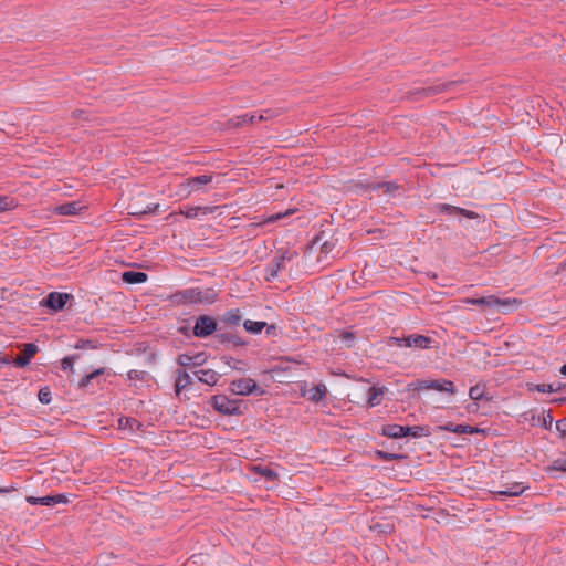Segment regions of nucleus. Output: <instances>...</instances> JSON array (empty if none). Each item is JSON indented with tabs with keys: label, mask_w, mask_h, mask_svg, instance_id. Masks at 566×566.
I'll return each mask as SVG.
<instances>
[{
	"label": "nucleus",
	"mask_w": 566,
	"mask_h": 566,
	"mask_svg": "<svg viewBox=\"0 0 566 566\" xmlns=\"http://www.w3.org/2000/svg\"><path fill=\"white\" fill-rule=\"evenodd\" d=\"M216 300L217 293L213 289L189 287L171 295L172 303L177 305L212 304Z\"/></svg>",
	"instance_id": "1"
},
{
	"label": "nucleus",
	"mask_w": 566,
	"mask_h": 566,
	"mask_svg": "<svg viewBox=\"0 0 566 566\" xmlns=\"http://www.w3.org/2000/svg\"><path fill=\"white\" fill-rule=\"evenodd\" d=\"M298 256L296 251L279 250L276 255L265 268V281L272 282L279 273L287 268V264Z\"/></svg>",
	"instance_id": "2"
},
{
	"label": "nucleus",
	"mask_w": 566,
	"mask_h": 566,
	"mask_svg": "<svg viewBox=\"0 0 566 566\" xmlns=\"http://www.w3.org/2000/svg\"><path fill=\"white\" fill-rule=\"evenodd\" d=\"M462 302L464 304L484 307H505L507 311L516 308L518 305L522 304V301L518 298H500L495 295L482 296L478 298L465 297Z\"/></svg>",
	"instance_id": "3"
},
{
	"label": "nucleus",
	"mask_w": 566,
	"mask_h": 566,
	"mask_svg": "<svg viewBox=\"0 0 566 566\" xmlns=\"http://www.w3.org/2000/svg\"><path fill=\"white\" fill-rule=\"evenodd\" d=\"M211 403L214 410L224 416H240L243 413V401L239 399H229L224 395L211 397Z\"/></svg>",
	"instance_id": "4"
},
{
	"label": "nucleus",
	"mask_w": 566,
	"mask_h": 566,
	"mask_svg": "<svg viewBox=\"0 0 566 566\" xmlns=\"http://www.w3.org/2000/svg\"><path fill=\"white\" fill-rule=\"evenodd\" d=\"M421 389H433L449 395H453L455 392L454 384L448 379L416 380L408 384V390Z\"/></svg>",
	"instance_id": "5"
},
{
	"label": "nucleus",
	"mask_w": 566,
	"mask_h": 566,
	"mask_svg": "<svg viewBox=\"0 0 566 566\" xmlns=\"http://www.w3.org/2000/svg\"><path fill=\"white\" fill-rule=\"evenodd\" d=\"M218 324L217 321L209 315H200L197 317L192 327V334L196 337L206 338L213 333L217 334Z\"/></svg>",
	"instance_id": "6"
},
{
	"label": "nucleus",
	"mask_w": 566,
	"mask_h": 566,
	"mask_svg": "<svg viewBox=\"0 0 566 566\" xmlns=\"http://www.w3.org/2000/svg\"><path fill=\"white\" fill-rule=\"evenodd\" d=\"M229 389L234 395L248 396L258 389V384L251 378H241L231 381Z\"/></svg>",
	"instance_id": "7"
},
{
	"label": "nucleus",
	"mask_w": 566,
	"mask_h": 566,
	"mask_svg": "<svg viewBox=\"0 0 566 566\" xmlns=\"http://www.w3.org/2000/svg\"><path fill=\"white\" fill-rule=\"evenodd\" d=\"M72 296L69 293L51 292L42 302V305L57 312L64 308Z\"/></svg>",
	"instance_id": "8"
},
{
	"label": "nucleus",
	"mask_w": 566,
	"mask_h": 566,
	"mask_svg": "<svg viewBox=\"0 0 566 566\" xmlns=\"http://www.w3.org/2000/svg\"><path fill=\"white\" fill-rule=\"evenodd\" d=\"M434 339L419 334H410L406 336L405 347L418 348V349H429L432 347Z\"/></svg>",
	"instance_id": "9"
},
{
	"label": "nucleus",
	"mask_w": 566,
	"mask_h": 566,
	"mask_svg": "<svg viewBox=\"0 0 566 566\" xmlns=\"http://www.w3.org/2000/svg\"><path fill=\"white\" fill-rule=\"evenodd\" d=\"M211 181L212 175H200L186 179L180 186L187 192V195H189L192 191L201 189L202 186Z\"/></svg>",
	"instance_id": "10"
},
{
	"label": "nucleus",
	"mask_w": 566,
	"mask_h": 566,
	"mask_svg": "<svg viewBox=\"0 0 566 566\" xmlns=\"http://www.w3.org/2000/svg\"><path fill=\"white\" fill-rule=\"evenodd\" d=\"M23 352L22 355L18 356L15 359H13L11 363L19 368H23L28 366L33 358V356L38 353L39 348L33 343H27L23 344Z\"/></svg>",
	"instance_id": "11"
},
{
	"label": "nucleus",
	"mask_w": 566,
	"mask_h": 566,
	"mask_svg": "<svg viewBox=\"0 0 566 566\" xmlns=\"http://www.w3.org/2000/svg\"><path fill=\"white\" fill-rule=\"evenodd\" d=\"M216 338L219 343L223 345H231L232 347H242L247 345V342L243 340L239 335L232 332L223 331V328H219Z\"/></svg>",
	"instance_id": "12"
},
{
	"label": "nucleus",
	"mask_w": 566,
	"mask_h": 566,
	"mask_svg": "<svg viewBox=\"0 0 566 566\" xmlns=\"http://www.w3.org/2000/svg\"><path fill=\"white\" fill-rule=\"evenodd\" d=\"M27 502L32 505L41 504L45 506H52L60 503H67L69 499L65 494H54L41 497L28 496Z\"/></svg>",
	"instance_id": "13"
},
{
	"label": "nucleus",
	"mask_w": 566,
	"mask_h": 566,
	"mask_svg": "<svg viewBox=\"0 0 566 566\" xmlns=\"http://www.w3.org/2000/svg\"><path fill=\"white\" fill-rule=\"evenodd\" d=\"M336 242L337 240L334 238L325 239V234L322 232L313 239L311 248L319 247L321 253L327 256L334 250Z\"/></svg>",
	"instance_id": "14"
},
{
	"label": "nucleus",
	"mask_w": 566,
	"mask_h": 566,
	"mask_svg": "<svg viewBox=\"0 0 566 566\" xmlns=\"http://www.w3.org/2000/svg\"><path fill=\"white\" fill-rule=\"evenodd\" d=\"M437 210L440 213L454 214V216H463L469 219H474L478 214L474 211L467 210L460 207L451 206L448 203H439L437 206Z\"/></svg>",
	"instance_id": "15"
},
{
	"label": "nucleus",
	"mask_w": 566,
	"mask_h": 566,
	"mask_svg": "<svg viewBox=\"0 0 566 566\" xmlns=\"http://www.w3.org/2000/svg\"><path fill=\"white\" fill-rule=\"evenodd\" d=\"M86 207L80 201H70L59 205L54 208V212L60 216H75L78 214Z\"/></svg>",
	"instance_id": "16"
},
{
	"label": "nucleus",
	"mask_w": 566,
	"mask_h": 566,
	"mask_svg": "<svg viewBox=\"0 0 566 566\" xmlns=\"http://www.w3.org/2000/svg\"><path fill=\"white\" fill-rule=\"evenodd\" d=\"M407 432H408V426H400V424H396V423L385 424V426H382L381 431H380L381 436L388 437L391 439L407 437Z\"/></svg>",
	"instance_id": "17"
},
{
	"label": "nucleus",
	"mask_w": 566,
	"mask_h": 566,
	"mask_svg": "<svg viewBox=\"0 0 566 566\" xmlns=\"http://www.w3.org/2000/svg\"><path fill=\"white\" fill-rule=\"evenodd\" d=\"M206 355L205 353H198L193 356L189 354H180L177 357V363L181 367H188V366H200L206 361Z\"/></svg>",
	"instance_id": "18"
},
{
	"label": "nucleus",
	"mask_w": 566,
	"mask_h": 566,
	"mask_svg": "<svg viewBox=\"0 0 566 566\" xmlns=\"http://www.w3.org/2000/svg\"><path fill=\"white\" fill-rule=\"evenodd\" d=\"M302 395L307 397V399L312 402L322 401L327 395V387L324 384H318L308 389L307 391H303Z\"/></svg>",
	"instance_id": "19"
},
{
	"label": "nucleus",
	"mask_w": 566,
	"mask_h": 566,
	"mask_svg": "<svg viewBox=\"0 0 566 566\" xmlns=\"http://www.w3.org/2000/svg\"><path fill=\"white\" fill-rule=\"evenodd\" d=\"M191 384L190 375L184 369L176 370L175 394L178 397L180 392Z\"/></svg>",
	"instance_id": "20"
},
{
	"label": "nucleus",
	"mask_w": 566,
	"mask_h": 566,
	"mask_svg": "<svg viewBox=\"0 0 566 566\" xmlns=\"http://www.w3.org/2000/svg\"><path fill=\"white\" fill-rule=\"evenodd\" d=\"M268 118H269V115L265 116L264 114H260V115L243 114V115L237 116L235 118L231 119V122L233 123L234 126L239 127V126H243L247 124H253L256 122L266 120Z\"/></svg>",
	"instance_id": "21"
},
{
	"label": "nucleus",
	"mask_w": 566,
	"mask_h": 566,
	"mask_svg": "<svg viewBox=\"0 0 566 566\" xmlns=\"http://www.w3.org/2000/svg\"><path fill=\"white\" fill-rule=\"evenodd\" d=\"M195 375L198 377L199 381L209 386L216 385L220 378V375L212 369H201L196 371Z\"/></svg>",
	"instance_id": "22"
},
{
	"label": "nucleus",
	"mask_w": 566,
	"mask_h": 566,
	"mask_svg": "<svg viewBox=\"0 0 566 566\" xmlns=\"http://www.w3.org/2000/svg\"><path fill=\"white\" fill-rule=\"evenodd\" d=\"M148 279L145 272L140 271H126L122 274L123 282L127 284H139L146 282Z\"/></svg>",
	"instance_id": "23"
},
{
	"label": "nucleus",
	"mask_w": 566,
	"mask_h": 566,
	"mask_svg": "<svg viewBox=\"0 0 566 566\" xmlns=\"http://www.w3.org/2000/svg\"><path fill=\"white\" fill-rule=\"evenodd\" d=\"M385 394L384 387L373 386L368 390L367 405L373 408L381 403L382 396Z\"/></svg>",
	"instance_id": "24"
},
{
	"label": "nucleus",
	"mask_w": 566,
	"mask_h": 566,
	"mask_svg": "<svg viewBox=\"0 0 566 566\" xmlns=\"http://www.w3.org/2000/svg\"><path fill=\"white\" fill-rule=\"evenodd\" d=\"M374 190H381L385 195L395 197L396 192L400 189V185L397 181H384L377 182L371 187Z\"/></svg>",
	"instance_id": "25"
},
{
	"label": "nucleus",
	"mask_w": 566,
	"mask_h": 566,
	"mask_svg": "<svg viewBox=\"0 0 566 566\" xmlns=\"http://www.w3.org/2000/svg\"><path fill=\"white\" fill-rule=\"evenodd\" d=\"M528 486L523 485V483L515 482L507 486L505 490L496 491L494 494L499 496H518L521 495Z\"/></svg>",
	"instance_id": "26"
},
{
	"label": "nucleus",
	"mask_w": 566,
	"mask_h": 566,
	"mask_svg": "<svg viewBox=\"0 0 566 566\" xmlns=\"http://www.w3.org/2000/svg\"><path fill=\"white\" fill-rule=\"evenodd\" d=\"M242 319V314L239 308H231L223 313L221 321L230 326H237Z\"/></svg>",
	"instance_id": "27"
},
{
	"label": "nucleus",
	"mask_w": 566,
	"mask_h": 566,
	"mask_svg": "<svg viewBox=\"0 0 566 566\" xmlns=\"http://www.w3.org/2000/svg\"><path fill=\"white\" fill-rule=\"evenodd\" d=\"M563 385L558 384L556 387L553 384H527V389L530 391H538V392H556L562 390Z\"/></svg>",
	"instance_id": "28"
},
{
	"label": "nucleus",
	"mask_w": 566,
	"mask_h": 566,
	"mask_svg": "<svg viewBox=\"0 0 566 566\" xmlns=\"http://www.w3.org/2000/svg\"><path fill=\"white\" fill-rule=\"evenodd\" d=\"M104 374V368L95 369L94 371L85 375L78 382L80 389L88 388L94 380H97L99 376Z\"/></svg>",
	"instance_id": "29"
},
{
	"label": "nucleus",
	"mask_w": 566,
	"mask_h": 566,
	"mask_svg": "<svg viewBox=\"0 0 566 566\" xmlns=\"http://www.w3.org/2000/svg\"><path fill=\"white\" fill-rule=\"evenodd\" d=\"M455 85V82H447L442 84H438L434 86H428L426 88H422L420 93L424 94L426 96H433L436 94H440L444 91H447L450 86Z\"/></svg>",
	"instance_id": "30"
},
{
	"label": "nucleus",
	"mask_w": 566,
	"mask_h": 566,
	"mask_svg": "<svg viewBox=\"0 0 566 566\" xmlns=\"http://www.w3.org/2000/svg\"><path fill=\"white\" fill-rule=\"evenodd\" d=\"M266 326V322H256L251 319H245L243 322L244 329L250 334H260L262 329Z\"/></svg>",
	"instance_id": "31"
},
{
	"label": "nucleus",
	"mask_w": 566,
	"mask_h": 566,
	"mask_svg": "<svg viewBox=\"0 0 566 566\" xmlns=\"http://www.w3.org/2000/svg\"><path fill=\"white\" fill-rule=\"evenodd\" d=\"M469 397L472 400H482L485 398V385L476 384L469 389Z\"/></svg>",
	"instance_id": "32"
},
{
	"label": "nucleus",
	"mask_w": 566,
	"mask_h": 566,
	"mask_svg": "<svg viewBox=\"0 0 566 566\" xmlns=\"http://www.w3.org/2000/svg\"><path fill=\"white\" fill-rule=\"evenodd\" d=\"M430 434V430L426 426H408L407 436H411L413 438L428 437Z\"/></svg>",
	"instance_id": "33"
},
{
	"label": "nucleus",
	"mask_w": 566,
	"mask_h": 566,
	"mask_svg": "<svg viewBox=\"0 0 566 566\" xmlns=\"http://www.w3.org/2000/svg\"><path fill=\"white\" fill-rule=\"evenodd\" d=\"M254 471L269 481H274L279 476V474L274 470L262 465L254 467Z\"/></svg>",
	"instance_id": "34"
},
{
	"label": "nucleus",
	"mask_w": 566,
	"mask_h": 566,
	"mask_svg": "<svg viewBox=\"0 0 566 566\" xmlns=\"http://www.w3.org/2000/svg\"><path fill=\"white\" fill-rule=\"evenodd\" d=\"M80 358L78 354L66 356L61 360V368L64 371H74V363Z\"/></svg>",
	"instance_id": "35"
},
{
	"label": "nucleus",
	"mask_w": 566,
	"mask_h": 566,
	"mask_svg": "<svg viewBox=\"0 0 566 566\" xmlns=\"http://www.w3.org/2000/svg\"><path fill=\"white\" fill-rule=\"evenodd\" d=\"M17 207V202L9 196L0 195V212L12 210Z\"/></svg>",
	"instance_id": "36"
},
{
	"label": "nucleus",
	"mask_w": 566,
	"mask_h": 566,
	"mask_svg": "<svg viewBox=\"0 0 566 566\" xmlns=\"http://www.w3.org/2000/svg\"><path fill=\"white\" fill-rule=\"evenodd\" d=\"M479 432H482V430L468 424H457V427H454V433L458 434H474Z\"/></svg>",
	"instance_id": "37"
},
{
	"label": "nucleus",
	"mask_w": 566,
	"mask_h": 566,
	"mask_svg": "<svg viewBox=\"0 0 566 566\" xmlns=\"http://www.w3.org/2000/svg\"><path fill=\"white\" fill-rule=\"evenodd\" d=\"M38 398L41 403L49 405L52 401V392L50 387L45 386L39 390Z\"/></svg>",
	"instance_id": "38"
},
{
	"label": "nucleus",
	"mask_w": 566,
	"mask_h": 566,
	"mask_svg": "<svg viewBox=\"0 0 566 566\" xmlns=\"http://www.w3.org/2000/svg\"><path fill=\"white\" fill-rule=\"evenodd\" d=\"M376 455L378 459L385 460V461H392V460H400L406 458L403 454H397V453H389L382 450H377Z\"/></svg>",
	"instance_id": "39"
},
{
	"label": "nucleus",
	"mask_w": 566,
	"mask_h": 566,
	"mask_svg": "<svg viewBox=\"0 0 566 566\" xmlns=\"http://www.w3.org/2000/svg\"><path fill=\"white\" fill-rule=\"evenodd\" d=\"M549 470L566 472V460L557 459L553 461L552 465L549 467Z\"/></svg>",
	"instance_id": "40"
},
{
	"label": "nucleus",
	"mask_w": 566,
	"mask_h": 566,
	"mask_svg": "<svg viewBox=\"0 0 566 566\" xmlns=\"http://www.w3.org/2000/svg\"><path fill=\"white\" fill-rule=\"evenodd\" d=\"M291 212H292L291 210H286V211H285V212H283V213H281V212H280V213L271 214L270 217H268V218L265 219V221H264V222H265V223H273V222H275V221H277V220H281L282 218H284V217L289 216Z\"/></svg>",
	"instance_id": "41"
},
{
	"label": "nucleus",
	"mask_w": 566,
	"mask_h": 566,
	"mask_svg": "<svg viewBox=\"0 0 566 566\" xmlns=\"http://www.w3.org/2000/svg\"><path fill=\"white\" fill-rule=\"evenodd\" d=\"M76 349H83V348H95L92 340L88 339H80L76 345Z\"/></svg>",
	"instance_id": "42"
},
{
	"label": "nucleus",
	"mask_w": 566,
	"mask_h": 566,
	"mask_svg": "<svg viewBox=\"0 0 566 566\" xmlns=\"http://www.w3.org/2000/svg\"><path fill=\"white\" fill-rule=\"evenodd\" d=\"M144 375H145V371H140V370H129L127 373V376L129 379L134 380V379H138V380H142L144 379Z\"/></svg>",
	"instance_id": "43"
},
{
	"label": "nucleus",
	"mask_w": 566,
	"mask_h": 566,
	"mask_svg": "<svg viewBox=\"0 0 566 566\" xmlns=\"http://www.w3.org/2000/svg\"><path fill=\"white\" fill-rule=\"evenodd\" d=\"M542 423L545 429H549L553 423V417L551 415V411H548L546 415H543Z\"/></svg>",
	"instance_id": "44"
},
{
	"label": "nucleus",
	"mask_w": 566,
	"mask_h": 566,
	"mask_svg": "<svg viewBox=\"0 0 566 566\" xmlns=\"http://www.w3.org/2000/svg\"><path fill=\"white\" fill-rule=\"evenodd\" d=\"M556 430L562 437H566V419L556 421Z\"/></svg>",
	"instance_id": "45"
},
{
	"label": "nucleus",
	"mask_w": 566,
	"mask_h": 566,
	"mask_svg": "<svg viewBox=\"0 0 566 566\" xmlns=\"http://www.w3.org/2000/svg\"><path fill=\"white\" fill-rule=\"evenodd\" d=\"M405 339H406V336H403V337H391L390 338V343L392 345L398 346V347H405Z\"/></svg>",
	"instance_id": "46"
},
{
	"label": "nucleus",
	"mask_w": 566,
	"mask_h": 566,
	"mask_svg": "<svg viewBox=\"0 0 566 566\" xmlns=\"http://www.w3.org/2000/svg\"><path fill=\"white\" fill-rule=\"evenodd\" d=\"M199 208L190 207L186 212H182L187 218H195L198 214Z\"/></svg>",
	"instance_id": "47"
},
{
	"label": "nucleus",
	"mask_w": 566,
	"mask_h": 566,
	"mask_svg": "<svg viewBox=\"0 0 566 566\" xmlns=\"http://www.w3.org/2000/svg\"><path fill=\"white\" fill-rule=\"evenodd\" d=\"M340 338L344 342H352L354 339V334L348 331H343L340 334Z\"/></svg>",
	"instance_id": "48"
},
{
	"label": "nucleus",
	"mask_w": 566,
	"mask_h": 566,
	"mask_svg": "<svg viewBox=\"0 0 566 566\" xmlns=\"http://www.w3.org/2000/svg\"><path fill=\"white\" fill-rule=\"evenodd\" d=\"M454 427H457V424H454L452 422H447L446 424L440 426L439 429L442 431H448V432L454 433Z\"/></svg>",
	"instance_id": "49"
},
{
	"label": "nucleus",
	"mask_w": 566,
	"mask_h": 566,
	"mask_svg": "<svg viewBox=\"0 0 566 566\" xmlns=\"http://www.w3.org/2000/svg\"><path fill=\"white\" fill-rule=\"evenodd\" d=\"M265 328V334L268 336H271V335H275L276 334V326L274 324H271V325H268L264 327Z\"/></svg>",
	"instance_id": "50"
},
{
	"label": "nucleus",
	"mask_w": 566,
	"mask_h": 566,
	"mask_svg": "<svg viewBox=\"0 0 566 566\" xmlns=\"http://www.w3.org/2000/svg\"><path fill=\"white\" fill-rule=\"evenodd\" d=\"M222 360L230 367H233V368H237L235 366L232 365V363H238L234 358L232 357H229V356H223L222 357Z\"/></svg>",
	"instance_id": "51"
},
{
	"label": "nucleus",
	"mask_w": 566,
	"mask_h": 566,
	"mask_svg": "<svg viewBox=\"0 0 566 566\" xmlns=\"http://www.w3.org/2000/svg\"><path fill=\"white\" fill-rule=\"evenodd\" d=\"M126 422L129 424L132 429L134 428V426L140 427V422L134 418H127Z\"/></svg>",
	"instance_id": "52"
},
{
	"label": "nucleus",
	"mask_w": 566,
	"mask_h": 566,
	"mask_svg": "<svg viewBox=\"0 0 566 566\" xmlns=\"http://www.w3.org/2000/svg\"><path fill=\"white\" fill-rule=\"evenodd\" d=\"M83 114H84V111H83V109H80V111H75V112H73V116H74V117H80V116H82Z\"/></svg>",
	"instance_id": "53"
},
{
	"label": "nucleus",
	"mask_w": 566,
	"mask_h": 566,
	"mask_svg": "<svg viewBox=\"0 0 566 566\" xmlns=\"http://www.w3.org/2000/svg\"><path fill=\"white\" fill-rule=\"evenodd\" d=\"M560 374L566 377V364L562 366Z\"/></svg>",
	"instance_id": "54"
},
{
	"label": "nucleus",
	"mask_w": 566,
	"mask_h": 566,
	"mask_svg": "<svg viewBox=\"0 0 566 566\" xmlns=\"http://www.w3.org/2000/svg\"><path fill=\"white\" fill-rule=\"evenodd\" d=\"M4 492H9V489L8 488L0 489V493H4Z\"/></svg>",
	"instance_id": "55"
},
{
	"label": "nucleus",
	"mask_w": 566,
	"mask_h": 566,
	"mask_svg": "<svg viewBox=\"0 0 566 566\" xmlns=\"http://www.w3.org/2000/svg\"><path fill=\"white\" fill-rule=\"evenodd\" d=\"M158 208V205H155L154 209H151L150 207H148V211L153 212L155 209Z\"/></svg>",
	"instance_id": "56"
}]
</instances>
